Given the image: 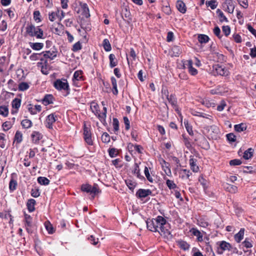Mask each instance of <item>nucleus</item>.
I'll return each mask as SVG.
<instances>
[{
  "mask_svg": "<svg viewBox=\"0 0 256 256\" xmlns=\"http://www.w3.org/2000/svg\"><path fill=\"white\" fill-rule=\"evenodd\" d=\"M4 137L5 134H4L0 133V147L2 148H4L6 146V139Z\"/></svg>",
  "mask_w": 256,
  "mask_h": 256,
  "instance_id": "4d7b16f0",
  "label": "nucleus"
},
{
  "mask_svg": "<svg viewBox=\"0 0 256 256\" xmlns=\"http://www.w3.org/2000/svg\"><path fill=\"white\" fill-rule=\"evenodd\" d=\"M110 60V66L111 68H113L116 66L118 64V60L116 58V56L114 54H111L109 55Z\"/></svg>",
  "mask_w": 256,
  "mask_h": 256,
  "instance_id": "4be33fe9",
  "label": "nucleus"
},
{
  "mask_svg": "<svg viewBox=\"0 0 256 256\" xmlns=\"http://www.w3.org/2000/svg\"><path fill=\"white\" fill-rule=\"evenodd\" d=\"M190 232L192 234L197 238V240L198 242H202L203 240L202 239V234L200 232V230H198L196 228H192L190 230Z\"/></svg>",
  "mask_w": 256,
  "mask_h": 256,
  "instance_id": "a211bd4d",
  "label": "nucleus"
},
{
  "mask_svg": "<svg viewBox=\"0 0 256 256\" xmlns=\"http://www.w3.org/2000/svg\"><path fill=\"white\" fill-rule=\"evenodd\" d=\"M166 98L169 103L172 105L173 108L176 110L178 108L177 98L176 96L173 94H171L170 96L168 94L166 96Z\"/></svg>",
  "mask_w": 256,
  "mask_h": 256,
  "instance_id": "2eb2a0df",
  "label": "nucleus"
},
{
  "mask_svg": "<svg viewBox=\"0 0 256 256\" xmlns=\"http://www.w3.org/2000/svg\"><path fill=\"white\" fill-rule=\"evenodd\" d=\"M54 86L58 90L66 91V96L70 94L69 85L66 79H57L54 82Z\"/></svg>",
  "mask_w": 256,
  "mask_h": 256,
  "instance_id": "f03ea898",
  "label": "nucleus"
},
{
  "mask_svg": "<svg viewBox=\"0 0 256 256\" xmlns=\"http://www.w3.org/2000/svg\"><path fill=\"white\" fill-rule=\"evenodd\" d=\"M24 226L29 234L32 233V218L31 216L24 212Z\"/></svg>",
  "mask_w": 256,
  "mask_h": 256,
  "instance_id": "423d86ee",
  "label": "nucleus"
},
{
  "mask_svg": "<svg viewBox=\"0 0 256 256\" xmlns=\"http://www.w3.org/2000/svg\"><path fill=\"white\" fill-rule=\"evenodd\" d=\"M98 116V119L100 120L103 124H104V123H106V114L104 112H102V113H100V112H99L98 114H97L96 116Z\"/></svg>",
  "mask_w": 256,
  "mask_h": 256,
  "instance_id": "6e6d98bb",
  "label": "nucleus"
},
{
  "mask_svg": "<svg viewBox=\"0 0 256 256\" xmlns=\"http://www.w3.org/2000/svg\"><path fill=\"white\" fill-rule=\"evenodd\" d=\"M82 13L83 15L86 18H88L90 16V14L89 12V8L88 6V5L86 4H84L82 5Z\"/></svg>",
  "mask_w": 256,
  "mask_h": 256,
  "instance_id": "a18cd8bd",
  "label": "nucleus"
},
{
  "mask_svg": "<svg viewBox=\"0 0 256 256\" xmlns=\"http://www.w3.org/2000/svg\"><path fill=\"white\" fill-rule=\"evenodd\" d=\"M32 152V150L30 149V155L28 156H25L24 160L22 161L24 165L26 167L30 166L31 164V160H30V156H31Z\"/></svg>",
  "mask_w": 256,
  "mask_h": 256,
  "instance_id": "79ce46f5",
  "label": "nucleus"
},
{
  "mask_svg": "<svg viewBox=\"0 0 256 256\" xmlns=\"http://www.w3.org/2000/svg\"><path fill=\"white\" fill-rule=\"evenodd\" d=\"M208 135L212 139H216L219 132L218 128L214 125L208 127Z\"/></svg>",
  "mask_w": 256,
  "mask_h": 256,
  "instance_id": "ddd939ff",
  "label": "nucleus"
},
{
  "mask_svg": "<svg viewBox=\"0 0 256 256\" xmlns=\"http://www.w3.org/2000/svg\"><path fill=\"white\" fill-rule=\"evenodd\" d=\"M57 116L54 113L49 114L46 119L45 124L46 128H52L53 124L56 121Z\"/></svg>",
  "mask_w": 256,
  "mask_h": 256,
  "instance_id": "6e6552de",
  "label": "nucleus"
},
{
  "mask_svg": "<svg viewBox=\"0 0 256 256\" xmlns=\"http://www.w3.org/2000/svg\"><path fill=\"white\" fill-rule=\"evenodd\" d=\"M144 172L145 176H146V178L148 179V180L149 182H153V178L150 176V174L149 170H148V167L145 166L144 170Z\"/></svg>",
  "mask_w": 256,
  "mask_h": 256,
  "instance_id": "e2e57ef3",
  "label": "nucleus"
},
{
  "mask_svg": "<svg viewBox=\"0 0 256 256\" xmlns=\"http://www.w3.org/2000/svg\"><path fill=\"white\" fill-rule=\"evenodd\" d=\"M236 136L232 133H230L226 134L227 140L230 142H234L236 140Z\"/></svg>",
  "mask_w": 256,
  "mask_h": 256,
  "instance_id": "774afa93",
  "label": "nucleus"
},
{
  "mask_svg": "<svg viewBox=\"0 0 256 256\" xmlns=\"http://www.w3.org/2000/svg\"><path fill=\"white\" fill-rule=\"evenodd\" d=\"M152 194V191L149 189L140 188L136 192V196L138 198H143L151 195Z\"/></svg>",
  "mask_w": 256,
  "mask_h": 256,
  "instance_id": "1a4fd4ad",
  "label": "nucleus"
},
{
  "mask_svg": "<svg viewBox=\"0 0 256 256\" xmlns=\"http://www.w3.org/2000/svg\"><path fill=\"white\" fill-rule=\"evenodd\" d=\"M126 184L128 187L132 190H133L135 188L136 183L130 179H128L125 180Z\"/></svg>",
  "mask_w": 256,
  "mask_h": 256,
  "instance_id": "58836bf2",
  "label": "nucleus"
},
{
  "mask_svg": "<svg viewBox=\"0 0 256 256\" xmlns=\"http://www.w3.org/2000/svg\"><path fill=\"white\" fill-rule=\"evenodd\" d=\"M180 171L183 173V174L181 176L182 179H190V176L192 174L190 170H188L186 169H182L180 170Z\"/></svg>",
  "mask_w": 256,
  "mask_h": 256,
  "instance_id": "c9c22d12",
  "label": "nucleus"
},
{
  "mask_svg": "<svg viewBox=\"0 0 256 256\" xmlns=\"http://www.w3.org/2000/svg\"><path fill=\"white\" fill-rule=\"evenodd\" d=\"M166 184L170 190L174 189L177 187L174 182L169 179H167L166 180Z\"/></svg>",
  "mask_w": 256,
  "mask_h": 256,
  "instance_id": "603ef678",
  "label": "nucleus"
},
{
  "mask_svg": "<svg viewBox=\"0 0 256 256\" xmlns=\"http://www.w3.org/2000/svg\"><path fill=\"white\" fill-rule=\"evenodd\" d=\"M44 44L42 42H33V50H39L43 48Z\"/></svg>",
  "mask_w": 256,
  "mask_h": 256,
  "instance_id": "5fc2aeb1",
  "label": "nucleus"
},
{
  "mask_svg": "<svg viewBox=\"0 0 256 256\" xmlns=\"http://www.w3.org/2000/svg\"><path fill=\"white\" fill-rule=\"evenodd\" d=\"M44 58H48L50 60L54 59L57 56V52L55 50L52 51H46V52H44Z\"/></svg>",
  "mask_w": 256,
  "mask_h": 256,
  "instance_id": "a878e982",
  "label": "nucleus"
},
{
  "mask_svg": "<svg viewBox=\"0 0 256 256\" xmlns=\"http://www.w3.org/2000/svg\"><path fill=\"white\" fill-rule=\"evenodd\" d=\"M122 16L124 20H130V12L128 10V8L126 7L124 8L122 11Z\"/></svg>",
  "mask_w": 256,
  "mask_h": 256,
  "instance_id": "412c9836",
  "label": "nucleus"
},
{
  "mask_svg": "<svg viewBox=\"0 0 256 256\" xmlns=\"http://www.w3.org/2000/svg\"><path fill=\"white\" fill-rule=\"evenodd\" d=\"M244 229L241 228L240 230L238 232L235 234L234 239H235V240L238 243L240 242H241V240L243 239L244 236Z\"/></svg>",
  "mask_w": 256,
  "mask_h": 256,
  "instance_id": "393cba45",
  "label": "nucleus"
},
{
  "mask_svg": "<svg viewBox=\"0 0 256 256\" xmlns=\"http://www.w3.org/2000/svg\"><path fill=\"white\" fill-rule=\"evenodd\" d=\"M44 226L48 234H52L54 232V230L52 224L49 222H45Z\"/></svg>",
  "mask_w": 256,
  "mask_h": 256,
  "instance_id": "de8ad7c7",
  "label": "nucleus"
},
{
  "mask_svg": "<svg viewBox=\"0 0 256 256\" xmlns=\"http://www.w3.org/2000/svg\"><path fill=\"white\" fill-rule=\"evenodd\" d=\"M84 138L85 142L89 146L93 145V140L92 138V133L90 126H88L86 123L84 124Z\"/></svg>",
  "mask_w": 256,
  "mask_h": 256,
  "instance_id": "20e7f679",
  "label": "nucleus"
},
{
  "mask_svg": "<svg viewBox=\"0 0 256 256\" xmlns=\"http://www.w3.org/2000/svg\"><path fill=\"white\" fill-rule=\"evenodd\" d=\"M192 60H186L184 64V66L188 70L189 73L192 76H195L198 74V70L192 66Z\"/></svg>",
  "mask_w": 256,
  "mask_h": 256,
  "instance_id": "9d476101",
  "label": "nucleus"
},
{
  "mask_svg": "<svg viewBox=\"0 0 256 256\" xmlns=\"http://www.w3.org/2000/svg\"><path fill=\"white\" fill-rule=\"evenodd\" d=\"M33 18L36 22H40L42 21V16L38 10H35L34 12Z\"/></svg>",
  "mask_w": 256,
  "mask_h": 256,
  "instance_id": "49530a36",
  "label": "nucleus"
},
{
  "mask_svg": "<svg viewBox=\"0 0 256 256\" xmlns=\"http://www.w3.org/2000/svg\"><path fill=\"white\" fill-rule=\"evenodd\" d=\"M90 109L92 112L96 115L97 116L98 114L100 111L99 106L98 104L92 102L91 103Z\"/></svg>",
  "mask_w": 256,
  "mask_h": 256,
  "instance_id": "7c9ffc66",
  "label": "nucleus"
},
{
  "mask_svg": "<svg viewBox=\"0 0 256 256\" xmlns=\"http://www.w3.org/2000/svg\"><path fill=\"white\" fill-rule=\"evenodd\" d=\"M132 172L134 174H136L138 178H144V176H142L140 174V170L137 163H135L134 164V168L132 170Z\"/></svg>",
  "mask_w": 256,
  "mask_h": 256,
  "instance_id": "a19ab883",
  "label": "nucleus"
},
{
  "mask_svg": "<svg viewBox=\"0 0 256 256\" xmlns=\"http://www.w3.org/2000/svg\"><path fill=\"white\" fill-rule=\"evenodd\" d=\"M182 138H183V140H184V145L186 146L188 148H191L192 147V144H190V140L189 139L186 138V136L184 134H182Z\"/></svg>",
  "mask_w": 256,
  "mask_h": 256,
  "instance_id": "680f3d73",
  "label": "nucleus"
},
{
  "mask_svg": "<svg viewBox=\"0 0 256 256\" xmlns=\"http://www.w3.org/2000/svg\"><path fill=\"white\" fill-rule=\"evenodd\" d=\"M112 126L114 132L117 134V133L119 131V122L116 118H113Z\"/></svg>",
  "mask_w": 256,
  "mask_h": 256,
  "instance_id": "ea45409f",
  "label": "nucleus"
},
{
  "mask_svg": "<svg viewBox=\"0 0 256 256\" xmlns=\"http://www.w3.org/2000/svg\"><path fill=\"white\" fill-rule=\"evenodd\" d=\"M234 128L236 131L240 132L246 130V124L241 123L240 124L234 125Z\"/></svg>",
  "mask_w": 256,
  "mask_h": 256,
  "instance_id": "c756f323",
  "label": "nucleus"
},
{
  "mask_svg": "<svg viewBox=\"0 0 256 256\" xmlns=\"http://www.w3.org/2000/svg\"><path fill=\"white\" fill-rule=\"evenodd\" d=\"M196 162L197 160L196 158H194L193 157H190V168L195 172H198L199 170V167L197 166Z\"/></svg>",
  "mask_w": 256,
  "mask_h": 256,
  "instance_id": "f3484780",
  "label": "nucleus"
},
{
  "mask_svg": "<svg viewBox=\"0 0 256 256\" xmlns=\"http://www.w3.org/2000/svg\"><path fill=\"white\" fill-rule=\"evenodd\" d=\"M45 55L44 54V52L42 53H33V60H43V58H44Z\"/></svg>",
  "mask_w": 256,
  "mask_h": 256,
  "instance_id": "8fccbe9b",
  "label": "nucleus"
},
{
  "mask_svg": "<svg viewBox=\"0 0 256 256\" xmlns=\"http://www.w3.org/2000/svg\"><path fill=\"white\" fill-rule=\"evenodd\" d=\"M33 36L38 39H44L46 37L44 30L40 26L34 27V26H33Z\"/></svg>",
  "mask_w": 256,
  "mask_h": 256,
  "instance_id": "0eeeda50",
  "label": "nucleus"
},
{
  "mask_svg": "<svg viewBox=\"0 0 256 256\" xmlns=\"http://www.w3.org/2000/svg\"><path fill=\"white\" fill-rule=\"evenodd\" d=\"M222 30L226 36H228L230 32V28L228 26H224L222 27Z\"/></svg>",
  "mask_w": 256,
  "mask_h": 256,
  "instance_id": "338daca9",
  "label": "nucleus"
},
{
  "mask_svg": "<svg viewBox=\"0 0 256 256\" xmlns=\"http://www.w3.org/2000/svg\"><path fill=\"white\" fill-rule=\"evenodd\" d=\"M21 125L23 128L28 129L31 127L32 122L30 120L26 118L21 122Z\"/></svg>",
  "mask_w": 256,
  "mask_h": 256,
  "instance_id": "2f4dec72",
  "label": "nucleus"
},
{
  "mask_svg": "<svg viewBox=\"0 0 256 256\" xmlns=\"http://www.w3.org/2000/svg\"><path fill=\"white\" fill-rule=\"evenodd\" d=\"M12 124L11 123V122L7 121L2 124V127L4 130L7 131L12 127Z\"/></svg>",
  "mask_w": 256,
  "mask_h": 256,
  "instance_id": "052dcab7",
  "label": "nucleus"
},
{
  "mask_svg": "<svg viewBox=\"0 0 256 256\" xmlns=\"http://www.w3.org/2000/svg\"><path fill=\"white\" fill-rule=\"evenodd\" d=\"M42 136L37 132H33V143L40 144L42 140Z\"/></svg>",
  "mask_w": 256,
  "mask_h": 256,
  "instance_id": "5701e85b",
  "label": "nucleus"
},
{
  "mask_svg": "<svg viewBox=\"0 0 256 256\" xmlns=\"http://www.w3.org/2000/svg\"><path fill=\"white\" fill-rule=\"evenodd\" d=\"M206 4L207 6H210L212 10L215 9L217 6V4L214 0L206 1Z\"/></svg>",
  "mask_w": 256,
  "mask_h": 256,
  "instance_id": "bf43d9fd",
  "label": "nucleus"
},
{
  "mask_svg": "<svg viewBox=\"0 0 256 256\" xmlns=\"http://www.w3.org/2000/svg\"><path fill=\"white\" fill-rule=\"evenodd\" d=\"M214 69L217 74H219L222 76H226L228 74V71L224 67L219 65H216L214 66Z\"/></svg>",
  "mask_w": 256,
  "mask_h": 256,
  "instance_id": "4468645a",
  "label": "nucleus"
},
{
  "mask_svg": "<svg viewBox=\"0 0 256 256\" xmlns=\"http://www.w3.org/2000/svg\"><path fill=\"white\" fill-rule=\"evenodd\" d=\"M8 114V106H0V114L6 117Z\"/></svg>",
  "mask_w": 256,
  "mask_h": 256,
  "instance_id": "c03bdc74",
  "label": "nucleus"
},
{
  "mask_svg": "<svg viewBox=\"0 0 256 256\" xmlns=\"http://www.w3.org/2000/svg\"><path fill=\"white\" fill-rule=\"evenodd\" d=\"M102 45L104 50L106 52H110L112 50L111 44L109 42V40L107 38H105L104 40L102 42Z\"/></svg>",
  "mask_w": 256,
  "mask_h": 256,
  "instance_id": "f704fd0d",
  "label": "nucleus"
},
{
  "mask_svg": "<svg viewBox=\"0 0 256 256\" xmlns=\"http://www.w3.org/2000/svg\"><path fill=\"white\" fill-rule=\"evenodd\" d=\"M21 104V100L20 98H14L12 102V107L13 108L16 109V110H12V114H14V113L17 112V110L18 108L20 107Z\"/></svg>",
  "mask_w": 256,
  "mask_h": 256,
  "instance_id": "dca6fc26",
  "label": "nucleus"
},
{
  "mask_svg": "<svg viewBox=\"0 0 256 256\" xmlns=\"http://www.w3.org/2000/svg\"><path fill=\"white\" fill-rule=\"evenodd\" d=\"M38 182L44 186H47L50 184V180L46 177L40 176L38 178Z\"/></svg>",
  "mask_w": 256,
  "mask_h": 256,
  "instance_id": "4c0bfd02",
  "label": "nucleus"
},
{
  "mask_svg": "<svg viewBox=\"0 0 256 256\" xmlns=\"http://www.w3.org/2000/svg\"><path fill=\"white\" fill-rule=\"evenodd\" d=\"M81 190L84 192L93 194V198H94V196L99 192L98 186L96 184H94V186H92L89 184H83L81 186Z\"/></svg>",
  "mask_w": 256,
  "mask_h": 256,
  "instance_id": "7ed1b4c3",
  "label": "nucleus"
},
{
  "mask_svg": "<svg viewBox=\"0 0 256 256\" xmlns=\"http://www.w3.org/2000/svg\"><path fill=\"white\" fill-rule=\"evenodd\" d=\"M178 247L184 250H188L190 248V244L182 240H178L176 242Z\"/></svg>",
  "mask_w": 256,
  "mask_h": 256,
  "instance_id": "b1692460",
  "label": "nucleus"
},
{
  "mask_svg": "<svg viewBox=\"0 0 256 256\" xmlns=\"http://www.w3.org/2000/svg\"><path fill=\"white\" fill-rule=\"evenodd\" d=\"M22 140V133L17 130L14 136V142H16V144H20Z\"/></svg>",
  "mask_w": 256,
  "mask_h": 256,
  "instance_id": "bb28decb",
  "label": "nucleus"
},
{
  "mask_svg": "<svg viewBox=\"0 0 256 256\" xmlns=\"http://www.w3.org/2000/svg\"><path fill=\"white\" fill-rule=\"evenodd\" d=\"M146 226L148 230L153 232H158L161 236H168L171 234L169 230L170 224L166 220L158 216L156 218L146 221Z\"/></svg>",
  "mask_w": 256,
  "mask_h": 256,
  "instance_id": "f257e3e1",
  "label": "nucleus"
},
{
  "mask_svg": "<svg viewBox=\"0 0 256 256\" xmlns=\"http://www.w3.org/2000/svg\"><path fill=\"white\" fill-rule=\"evenodd\" d=\"M176 8L179 12L182 14L186 12V9L185 4L182 0H178L176 2Z\"/></svg>",
  "mask_w": 256,
  "mask_h": 256,
  "instance_id": "6ab92c4d",
  "label": "nucleus"
},
{
  "mask_svg": "<svg viewBox=\"0 0 256 256\" xmlns=\"http://www.w3.org/2000/svg\"><path fill=\"white\" fill-rule=\"evenodd\" d=\"M82 71L76 70L74 72L72 80H84L83 76H82Z\"/></svg>",
  "mask_w": 256,
  "mask_h": 256,
  "instance_id": "72a5a7b5",
  "label": "nucleus"
},
{
  "mask_svg": "<svg viewBox=\"0 0 256 256\" xmlns=\"http://www.w3.org/2000/svg\"><path fill=\"white\" fill-rule=\"evenodd\" d=\"M108 154L111 158H114L118 156V152L116 148H112L108 150Z\"/></svg>",
  "mask_w": 256,
  "mask_h": 256,
  "instance_id": "13d9d810",
  "label": "nucleus"
},
{
  "mask_svg": "<svg viewBox=\"0 0 256 256\" xmlns=\"http://www.w3.org/2000/svg\"><path fill=\"white\" fill-rule=\"evenodd\" d=\"M54 99L52 94H46L42 99V103L45 106L52 104Z\"/></svg>",
  "mask_w": 256,
  "mask_h": 256,
  "instance_id": "aec40b11",
  "label": "nucleus"
},
{
  "mask_svg": "<svg viewBox=\"0 0 256 256\" xmlns=\"http://www.w3.org/2000/svg\"><path fill=\"white\" fill-rule=\"evenodd\" d=\"M209 40L208 36L206 34H200L198 36V42L201 44H206L208 42Z\"/></svg>",
  "mask_w": 256,
  "mask_h": 256,
  "instance_id": "e433bc0d",
  "label": "nucleus"
},
{
  "mask_svg": "<svg viewBox=\"0 0 256 256\" xmlns=\"http://www.w3.org/2000/svg\"><path fill=\"white\" fill-rule=\"evenodd\" d=\"M254 150L252 148H249L244 152L243 158L245 160H248L252 156Z\"/></svg>",
  "mask_w": 256,
  "mask_h": 256,
  "instance_id": "473e14b6",
  "label": "nucleus"
},
{
  "mask_svg": "<svg viewBox=\"0 0 256 256\" xmlns=\"http://www.w3.org/2000/svg\"><path fill=\"white\" fill-rule=\"evenodd\" d=\"M17 186V182L14 178H12L9 183V188L10 191L14 190Z\"/></svg>",
  "mask_w": 256,
  "mask_h": 256,
  "instance_id": "09e8293b",
  "label": "nucleus"
},
{
  "mask_svg": "<svg viewBox=\"0 0 256 256\" xmlns=\"http://www.w3.org/2000/svg\"><path fill=\"white\" fill-rule=\"evenodd\" d=\"M35 247H34V249H35V250L36 252L38 254V255L40 256V254H42V250L40 248V246H39V245L40 244V241H36L35 242Z\"/></svg>",
  "mask_w": 256,
  "mask_h": 256,
  "instance_id": "0e129e2a",
  "label": "nucleus"
},
{
  "mask_svg": "<svg viewBox=\"0 0 256 256\" xmlns=\"http://www.w3.org/2000/svg\"><path fill=\"white\" fill-rule=\"evenodd\" d=\"M218 244L220 249L221 250V251H218V253L219 254H222L223 253L224 251L225 250H230L232 248V246L231 244L224 240L219 242H218Z\"/></svg>",
  "mask_w": 256,
  "mask_h": 256,
  "instance_id": "f8f14e48",
  "label": "nucleus"
},
{
  "mask_svg": "<svg viewBox=\"0 0 256 256\" xmlns=\"http://www.w3.org/2000/svg\"><path fill=\"white\" fill-rule=\"evenodd\" d=\"M29 88V85L25 82H22L18 85V90L20 91L26 90Z\"/></svg>",
  "mask_w": 256,
  "mask_h": 256,
  "instance_id": "864d4df0",
  "label": "nucleus"
},
{
  "mask_svg": "<svg viewBox=\"0 0 256 256\" xmlns=\"http://www.w3.org/2000/svg\"><path fill=\"white\" fill-rule=\"evenodd\" d=\"M223 9L229 13H232L234 6L232 0H226L222 4Z\"/></svg>",
  "mask_w": 256,
  "mask_h": 256,
  "instance_id": "9b49d317",
  "label": "nucleus"
},
{
  "mask_svg": "<svg viewBox=\"0 0 256 256\" xmlns=\"http://www.w3.org/2000/svg\"><path fill=\"white\" fill-rule=\"evenodd\" d=\"M243 246L246 248H250L252 247V241L248 238H246L245 240L242 242Z\"/></svg>",
  "mask_w": 256,
  "mask_h": 256,
  "instance_id": "37998d69",
  "label": "nucleus"
},
{
  "mask_svg": "<svg viewBox=\"0 0 256 256\" xmlns=\"http://www.w3.org/2000/svg\"><path fill=\"white\" fill-rule=\"evenodd\" d=\"M218 14L220 22H228V20L226 16L224 15L223 12L220 9H218L216 12Z\"/></svg>",
  "mask_w": 256,
  "mask_h": 256,
  "instance_id": "c85d7f7f",
  "label": "nucleus"
},
{
  "mask_svg": "<svg viewBox=\"0 0 256 256\" xmlns=\"http://www.w3.org/2000/svg\"><path fill=\"white\" fill-rule=\"evenodd\" d=\"M112 84V93L114 95H117L118 94V90L117 88V83L116 80L114 76H112L110 78Z\"/></svg>",
  "mask_w": 256,
  "mask_h": 256,
  "instance_id": "cd10ccee",
  "label": "nucleus"
},
{
  "mask_svg": "<svg viewBox=\"0 0 256 256\" xmlns=\"http://www.w3.org/2000/svg\"><path fill=\"white\" fill-rule=\"evenodd\" d=\"M23 28L25 30L24 32V36L25 37L30 38L32 36V23L30 18H29V20L24 22Z\"/></svg>",
  "mask_w": 256,
  "mask_h": 256,
  "instance_id": "39448f33",
  "label": "nucleus"
},
{
  "mask_svg": "<svg viewBox=\"0 0 256 256\" xmlns=\"http://www.w3.org/2000/svg\"><path fill=\"white\" fill-rule=\"evenodd\" d=\"M102 140L104 143H108L110 142V138L107 132H104L102 136Z\"/></svg>",
  "mask_w": 256,
  "mask_h": 256,
  "instance_id": "3c124183",
  "label": "nucleus"
},
{
  "mask_svg": "<svg viewBox=\"0 0 256 256\" xmlns=\"http://www.w3.org/2000/svg\"><path fill=\"white\" fill-rule=\"evenodd\" d=\"M82 48V47L80 42H78L74 44L72 48V50L73 52H76L81 50Z\"/></svg>",
  "mask_w": 256,
  "mask_h": 256,
  "instance_id": "69168bd1",
  "label": "nucleus"
}]
</instances>
